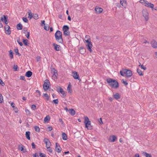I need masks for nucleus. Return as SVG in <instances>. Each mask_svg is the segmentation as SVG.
Instances as JSON below:
<instances>
[{"label":"nucleus","instance_id":"9","mask_svg":"<svg viewBox=\"0 0 157 157\" xmlns=\"http://www.w3.org/2000/svg\"><path fill=\"white\" fill-rule=\"evenodd\" d=\"M86 42L87 43V44L86 45V46L87 47L88 50L90 52H91L92 51V50L91 48L93 45L91 42L86 41Z\"/></svg>","mask_w":157,"mask_h":157},{"label":"nucleus","instance_id":"32","mask_svg":"<svg viewBox=\"0 0 157 157\" xmlns=\"http://www.w3.org/2000/svg\"><path fill=\"white\" fill-rule=\"evenodd\" d=\"M85 38L86 39V40H85V41L86 42V41H91L90 36L89 35H86Z\"/></svg>","mask_w":157,"mask_h":157},{"label":"nucleus","instance_id":"26","mask_svg":"<svg viewBox=\"0 0 157 157\" xmlns=\"http://www.w3.org/2000/svg\"><path fill=\"white\" fill-rule=\"evenodd\" d=\"M19 149L22 151L23 152H25L26 151L25 149H24V146L21 145V146L19 147Z\"/></svg>","mask_w":157,"mask_h":157},{"label":"nucleus","instance_id":"7","mask_svg":"<svg viewBox=\"0 0 157 157\" xmlns=\"http://www.w3.org/2000/svg\"><path fill=\"white\" fill-rule=\"evenodd\" d=\"M1 21L4 22L6 25L8 23V17L7 16L2 15L1 17Z\"/></svg>","mask_w":157,"mask_h":157},{"label":"nucleus","instance_id":"12","mask_svg":"<svg viewBox=\"0 0 157 157\" xmlns=\"http://www.w3.org/2000/svg\"><path fill=\"white\" fill-rule=\"evenodd\" d=\"M57 91L59 93H61L62 95V96L63 97H65L66 95V94L65 93L64 91L60 87H59V89L57 90Z\"/></svg>","mask_w":157,"mask_h":157},{"label":"nucleus","instance_id":"60","mask_svg":"<svg viewBox=\"0 0 157 157\" xmlns=\"http://www.w3.org/2000/svg\"><path fill=\"white\" fill-rule=\"evenodd\" d=\"M11 106L13 108L15 107V104L14 103L12 102L11 104Z\"/></svg>","mask_w":157,"mask_h":157},{"label":"nucleus","instance_id":"3","mask_svg":"<svg viewBox=\"0 0 157 157\" xmlns=\"http://www.w3.org/2000/svg\"><path fill=\"white\" fill-rule=\"evenodd\" d=\"M84 119V123L86 128L88 129H91L92 128V127L91 125V121L89 120V118L87 116H85Z\"/></svg>","mask_w":157,"mask_h":157},{"label":"nucleus","instance_id":"53","mask_svg":"<svg viewBox=\"0 0 157 157\" xmlns=\"http://www.w3.org/2000/svg\"><path fill=\"white\" fill-rule=\"evenodd\" d=\"M57 76L56 75H52V78L54 80H56L57 79Z\"/></svg>","mask_w":157,"mask_h":157},{"label":"nucleus","instance_id":"11","mask_svg":"<svg viewBox=\"0 0 157 157\" xmlns=\"http://www.w3.org/2000/svg\"><path fill=\"white\" fill-rule=\"evenodd\" d=\"M44 141L46 144V147L51 146V143L48 139L44 138Z\"/></svg>","mask_w":157,"mask_h":157},{"label":"nucleus","instance_id":"47","mask_svg":"<svg viewBox=\"0 0 157 157\" xmlns=\"http://www.w3.org/2000/svg\"><path fill=\"white\" fill-rule=\"evenodd\" d=\"M29 35L30 33L29 32H27L25 34V36L27 37V38L28 39L29 38Z\"/></svg>","mask_w":157,"mask_h":157},{"label":"nucleus","instance_id":"55","mask_svg":"<svg viewBox=\"0 0 157 157\" xmlns=\"http://www.w3.org/2000/svg\"><path fill=\"white\" fill-rule=\"evenodd\" d=\"M13 110L16 113H17L18 112V109L16 107H15V108H13Z\"/></svg>","mask_w":157,"mask_h":157},{"label":"nucleus","instance_id":"33","mask_svg":"<svg viewBox=\"0 0 157 157\" xmlns=\"http://www.w3.org/2000/svg\"><path fill=\"white\" fill-rule=\"evenodd\" d=\"M51 146H49L46 147L47 150L48 151L50 152V153H52V149L51 147Z\"/></svg>","mask_w":157,"mask_h":157},{"label":"nucleus","instance_id":"62","mask_svg":"<svg viewBox=\"0 0 157 157\" xmlns=\"http://www.w3.org/2000/svg\"><path fill=\"white\" fill-rule=\"evenodd\" d=\"M32 146L33 148H35V145L34 144V143H33L32 144Z\"/></svg>","mask_w":157,"mask_h":157},{"label":"nucleus","instance_id":"58","mask_svg":"<svg viewBox=\"0 0 157 157\" xmlns=\"http://www.w3.org/2000/svg\"><path fill=\"white\" fill-rule=\"evenodd\" d=\"M0 84L2 86H4L5 85L4 82H3L0 79Z\"/></svg>","mask_w":157,"mask_h":157},{"label":"nucleus","instance_id":"30","mask_svg":"<svg viewBox=\"0 0 157 157\" xmlns=\"http://www.w3.org/2000/svg\"><path fill=\"white\" fill-rule=\"evenodd\" d=\"M9 56L11 59L13 58V52L11 50H10L9 51Z\"/></svg>","mask_w":157,"mask_h":157},{"label":"nucleus","instance_id":"61","mask_svg":"<svg viewBox=\"0 0 157 157\" xmlns=\"http://www.w3.org/2000/svg\"><path fill=\"white\" fill-rule=\"evenodd\" d=\"M45 25V21H42L41 22V25L42 26H43V25Z\"/></svg>","mask_w":157,"mask_h":157},{"label":"nucleus","instance_id":"27","mask_svg":"<svg viewBox=\"0 0 157 157\" xmlns=\"http://www.w3.org/2000/svg\"><path fill=\"white\" fill-rule=\"evenodd\" d=\"M17 28L18 30H21L22 29L23 26L21 24L19 23L17 25Z\"/></svg>","mask_w":157,"mask_h":157},{"label":"nucleus","instance_id":"45","mask_svg":"<svg viewBox=\"0 0 157 157\" xmlns=\"http://www.w3.org/2000/svg\"><path fill=\"white\" fill-rule=\"evenodd\" d=\"M23 20L24 22H26V23H27L28 21V19H27V18L26 17H23Z\"/></svg>","mask_w":157,"mask_h":157},{"label":"nucleus","instance_id":"36","mask_svg":"<svg viewBox=\"0 0 157 157\" xmlns=\"http://www.w3.org/2000/svg\"><path fill=\"white\" fill-rule=\"evenodd\" d=\"M23 43L25 45H28V40L27 39H24L23 40Z\"/></svg>","mask_w":157,"mask_h":157},{"label":"nucleus","instance_id":"41","mask_svg":"<svg viewBox=\"0 0 157 157\" xmlns=\"http://www.w3.org/2000/svg\"><path fill=\"white\" fill-rule=\"evenodd\" d=\"M3 102V97L2 95L0 94V103H2Z\"/></svg>","mask_w":157,"mask_h":157},{"label":"nucleus","instance_id":"13","mask_svg":"<svg viewBox=\"0 0 157 157\" xmlns=\"http://www.w3.org/2000/svg\"><path fill=\"white\" fill-rule=\"evenodd\" d=\"M5 33L8 35H10L11 33V31L10 30V27L8 25H6L5 27Z\"/></svg>","mask_w":157,"mask_h":157},{"label":"nucleus","instance_id":"42","mask_svg":"<svg viewBox=\"0 0 157 157\" xmlns=\"http://www.w3.org/2000/svg\"><path fill=\"white\" fill-rule=\"evenodd\" d=\"M138 74L141 76L143 75V74L142 73V72L141 71L138 69Z\"/></svg>","mask_w":157,"mask_h":157},{"label":"nucleus","instance_id":"64","mask_svg":"<svg viewBox=\"0 0 157 157\" xmlns=\"http://www.w3.org/2000/svg\"><path fill=\"white\" fill-rule=\"evenodd\" d=\"M48 130H49V131H52V129H53V128H52V127H51V126H49V127H48Z\"/></svg>","mask_w":157,"mask_h":157},{"label":"nucleus","instance_id":"63","mask_svg":"<svg viewBox=\"0 0 157 157\" xmlns=\"http://www.w3.org/2000/svg\"><path fill=\"white\" fill-rule=\"evenodd\" d=\"M99 122L101 124H103V122L102 121V118H100V119H99Z\"/></svg>","mask_w":157,"mask_h":157},{"label":"nucleus","instance_id":"56","mask_svg":"<svg viewBox=\"0 0 157 157\" xmlns=\"http://www.w3.org/2000/svg\"><path fill=\"white\" fill-rule=\"evenodd\" d=\"M18 66L17 65H14L13 67V69L14 70V71H16L17 70Z\"/></svg>","mask_w":157,"mask_h":157},{"label":"nucleus","instance_id":"40","mask_svg":"<svg viewBox=\"0 0 157 157\" xmlns=\"http://www.w3.org/2000/svg\"><path fill=\"white\" fill-rule=\"evenodd\" d=\"M33 18L36 20H37L38 18V16L37 14H35L33 15Z\"/></svg>","mask_w":157,"mask_h":157},{"label":"nucleus","instance_id":"23","mask_svg":"<svg viewBox=\"0 0 157 157\" xmlns=\"http://www.w3.org/2000/svg\"><path fill=\"white\" fill-rule=\"evenodd\" d=\"M113 96L114 98L117 100L120 98V94H119L117 93H116L115 94H114Z\"/></svg>","mask_w":157,"mask_h":157},{"label":"nucleus","instance_id":"16","mask_svg":"<svg viewBox=\"0 0 157 157\" xmlns=\"http://www.w3.org/2000/svg\"><path fill=\"white\" fill-rule=\"evenodd\" d=\"M95 10L97 13H101L103 11V10L102 8H99L98 7H96L95 9Z\"/></svg>","mask_w":157,"mask_h":157},{"label":"nucleus","instance_id":"39","mask_svg":"<svg viewBox=\"0 0 157 157\" xmlns=\"http://www.w3.org/2000/svg\"><path fill=\"white\" fill-rule=\"evenodd\" d=\"M31 108L32 110H35L36 109V107L35 105H33L31 106Z\"/></svg>","mask_w":157,"mask_h":157},{"label":"nucleus","instance_id":"50","mask_svg":"<svg viewBox=\"0 0 157 157\" xmlns=\"http://www.w3.org/2000/svg\"><path fill=\"white\" fill-rule=\"evenodd\" d=\"M33 16L32 14L31 13H29V18L30 19H31L32 17H33Z\"/></svg>","mask_w":157,"mask_h":157},{"label":"nucleus","instance_id":"22","mask_svg":"<svg viewBox=\"0 0 157 157\" xmlns=\"http://www.w3.org/2000/svg\"><path fill=\"white\" fill-rule=\"evenodd\" d=\"M69 113L72 116H74L75 114V111L74 109H69Z\"/></svg>","mask_w":157,"mask_h":157},{"label":"nucleus","instance_id":"37","mask_svg":"<svg viewBox=\"0 0 157 157\" xmlns=\"http://www.w3.org/2000/svg\"><path fill=\"white\" fill-rule=\"evenodd\" d=\"M140 63V65H139V66H140L141 68L142 69H143L145 70L146 69V67H144L143 65H141V63Z\"/></svg>","mask_w":157,"mask_h":157},{"label":"nucleus","instance_id":"10","mask_svg":"<svg viewBox=\"0 0 157 157\" xmlns=\"http://www.w3.org/2000/svg\"><path fill=\"white\" fill-rule=\"evenodd\" d=\"M152 47L155 49L157 48V42L154 39L152 40L150 43Z\"/></svg>","mask_w":157,"mask_h":157},{"label":"nucleus","instance_id":"51","mask_svg":"<svg viewBox=\"0 0 157 157\" xmlns=\"http://www.w3.org/2000/svg\"><path fill=\"white\" fill-rule=\"evenodd\" d=\"M17 43L20 44V45L22 46L23 45V44L22 42H20L19 40H17Z\"/></svg>","mask_w":157,"mask_h":157},{"label":"nucleus","instance_id":"28","mask_svg":"<svg viewBox=\"0 0 157 157\" xmlns=\"http://www.w3.org/2000/svg\"><path fill=\"white\" fill-rule=\"evenodd\" d=\"M50 117L49 115L47 116L44 118V123L47 122L48 121H49Z\"/></svg>","mask_w":157,"mask_h":157},{"label":"nucleus","instance_id":"43","mask_svg":"<svg viewBox=\"0 0 157 157\" xmlns=\"http://www.w3.org/2000/svg\"><path fill=\"white\" fill-rule=\"evenodd\" d=\"M146 0H140V3H142L143 5L145 6V4L146 3Z\"/></svg>","mask_w":157,"mask_h":157},{"label":"nucleus","instance_id":"20","mask_svg":"<svg viewBox=\"0 0 157 157\" xmlns=\"http://www.w3.org/2000/svg\"><path fill=\"white\" fill-rule=\"evenodd\" d=\"M120 3L122 6L125 8L127 6L126 0H121Z\"/></svg>","mask_w":157,"mask_h":157},{"label":"nucleus","instance_id":"14","mask_svg":"<svg viewBox=\"0 0 157 157\" xmlns=\"http://www.w3.org/2000/svg\"><path fill=\"white\" fill-rule=\"evenodd\" d=\"M146 3L145 4V6L151 8L152 10H153L154 5L153 4H152L151 2H149L147 1H146Z\"/></svg>","mask_w":157,"mask_h":157},{"label":"nucleus","instance_id":"17","mask_svg":"<svg viewBox=\"0 0 157 157\" xmlns=\"http://www.w3.org/2000/svg\"><path fill=\"white\" fill-rule=\"evenodd\" d=\"M117 138L116 136L115 135L113 136H111L109 138V141L111 142H114L117 139Z\"/></svg>","mask_w":157,"mask_h":157},{"label":"nucleus","instance_id":"34","mask_svg":"<svg viewBox=\"0 0 157 157\" xmlns=\"http://www.w3.org/2000/svg\"><path fill=\"white\" fill-rule=\"evenodd\" d=\"M43 96L45 98V99L47 101L49 100V98L47 94H44Z\"/></svg>","mask_w":157,"mask_h":157},{"label":"nucleus","instance_id":"24","mask_svg":"<svg viewBox=\"0 0 157 157\" xmlns=\"http://www.w3.org/2000/svg\"><path fill=\"white\" fill-rule=\"evenodd\" d=\"M30 133L29 131H27V132H26V134H25L26 137L28 140H30Z\"/></svg>","mask_w":157,"mask_h":157},{"label":"nucleus","instance_id":"8","mask_svg":"<svg viewBox=\"0 0 157 157\" xmlns=\"http://www.w3.org/2000/svg\"><path fill=\"white\" fill-rule=\"evenodd\" d=\"M62 148L59 144L58 143L56 144L55 151L58 153H60L61 151Z\"/></svg>","mask_w":157,"mask_h":157},{"label":"nucleus","instance_id":"2","mask_svg":"<svg viewBox=\"0 0 157 157\" xmlns=\"http://www.w3.org/2000/svg\"><path fill=\"white\" fill-rule=\"evenodd\" d=\"M120 74L122 76H125L127 77H129L132 75V71L127 69H123L120 71Z\"/></svg>","mask_w":157,"mask_h":157},{"label":"nucleus","instance_id":"59","mask_svg":"<svg viewBox=\"0 0 157 157\" xmlns=\"http://www.w3.org/2000/svg\"><path fill=\"white\" fill-rule=\"evenodd\" d=\"M25 112L27 114H30V112L29 111L28 109H26L25 110Z\"/></svg>","mask_w":157,"mask_h":157},{"label":"nucleus","instance_id":"38","mask_svg":"<svg viewBox=\"0 0 157 157\" xmlns=\"http://www.w3.org/2000/svg\"><path fill=\"white\" fill-rule=\"evenodd\" d=\"M34 129L35 131L37 132H39L40 131V128L38 126H35L34 127Z\"/></svg>","mask_w":157,"mask_h":157},{"label":"nucleus","instance_id":"15","mask_svg":"<svg viewBox=\"0 0 157 157\" xmlns=\"http://www.w3.org/2000/svg\"><path fill=\"white\" fill-rule=\"evenodd\" d=\"M49 87V83H48L47 82H45L44 83L43 85V88L44 90L46 91L47 90Z\"/></svg>","mask_w":157,"mask_h":157},{"label":"nucleus","instance_id":"57","mask_svg":"<svg viewBox=\"0 0 157 157\" xmlns=\"http://www.w3.org/2000/svg\"><path fill=\"white\" fill-rule=\"evenodd\" d=\"M20 79H21L25 80V77L24 76H21L20 77Z\"/></svg>","mask_w":157,"mask_h":157},{"label":"nucleus","instance_id":"48","mask_svg":"<svg viewBox=\"0 0 157 157\" xmlns=\"http://www.w3.org/2000/svg\"><path fill=\"white\" fill-rule=\"evenodd\" d=\"M123 83L125 85H126L128 84V83L126 80H122Z\"/></svg>","mask_w":157,"mask_h":157},{"label":"nucleus","instance_id":"1","mask_svg":"<svg viewBox=\"0 0 157 157\" xmlns=\"http://www.w3.org/2000/svg\"><path fill=\"white\" fill-rule=\"evenodd\" d=\"M106 81L109 85L113 88L116 89L119 86L118 82L115 80L109 78L107 79Z\"/></svg>","mask_w":157,"mask_h":157},{"label":"nucleus","instance_id":"6","mask_svg":"<svg viewBox=\"0 0 157 157\" xmlns=\"http://www.w3.org/2000/svg\"><path fill=\"white\" fill-rule=\"evenodd\" d=\"M143 16L144 17L146 21L149 19L148 13L146 9H144L142 10Z\"/></svg>","mask_w":157,"mask_h":157},{"label":"nucleus","instance_id":"29","mask_svg":"<svg viewBox=\"0 0 157 157\" xmlns=\"http://www.w3.org/2000/svg\"><path fill=\"white\" fill-rule=\"evenodd\" d=\"M67 90L69 93H71L72 92V90L71 89V86L69 85L68 86L67 88Z\"/></svg>","mask_w":157,"mask_h":157},{"label":"nucleus","instance_id":"25","mask_svg":"<svg viewBox=\"0 0 157 157\" xmlns=\"http://www.w3.org/2000/svg\"><path fill=\"white\" fill-rule=\"evenodd\" d=\"M32 73L30 71L27 72L25 74V76L28 77H30L32 75Z\"/></svg>","mask_w":157,"mask_h":157},{"label":"nucleus","instance_id":"18","mask_svg":"<svg viewBox=\"0 0 157 157\" xmlns=\"http://www.w3.org/2000/svg\"><path fill=\"white\" fill-rule=\"evenodd\" d=\"M53 45L56 51H59L60 50V46L55 43L53 44Z\"/></svg>","mask_w":157,"mask_h":157},{"label":"nucleus","instance_id":"19","mask_svg":"<svg viewBox=\"0 0 157 157\" xmlns=\"http://www.w3.org/2000/svg\"><path fill=\"white\" fill-rule=\"evenodd\" d=\"M73 76L75 79H79V75H78L77 72L75 71L73 72Z\"/></svg>","mask_w":157,"mask_h":157},{"label":"nucleus","instance_id":"4","mask_svg":"<svg viewBox=\"0 0 157 157\" xmlns=\"http://www.w3.org/2000/svg\"><path fill=\"white\" fill-rule=\"evenodd\" d=\"M55 37L56 40L59 43H62L63 42L62 37V33L59 31H57L55 34Z\"/></svg>","mask_w":157,"mask_h":157},{"label":"nucleus","instance_id":"44","mask_svg":"<svg viewBox=\"0 0 157 157\" xmlns=\"http://www.w3.org/2000/svg\"><path fill=\"white\" fill-rule=\"evenodd\" d=\"M53 102L56 104H57L59 103V101L58 99H54L53 100Z\"/></svg>","mask_w":157,"mask_h":157},{"label":"nucleus","instance_id":"49","mask_svg":"<svg viewBox=\"0 0 157 157\" xmlns=\"http://www.w3.org/2000/svg\"><path fill=\"white\" fill-rule=\"evenodd\" d=\"M40 157H46V155L44 154V153H40Z\"/></svg>","mask_w":157,"mask_h":157},{"label":"nucleus","instance_id":"21","mask_svg":"<svg viewBox=\"0 0 157 157\" xmlns=\"http://www.w3.org/2000/svg\"><path fill=\"white\" fill-rule=\"evenodd\" d=\"M62 139L64 140H66L67 139V136L64 132H63L62 134Z\"/></svg>","mask_w":157,"mask_h":157},{"label":"nucleus","instance_id":"54","mask_svg":"<svg viewBox=\"0 0 157 157\" xmlns=\"http://www.w3.org/2000/svg\"><path fill=\"white\" fill-rule=\"evenodd\" d=\"M57 75H58V74H57V71L56 70H55L54 71V73L53 74V75L57 76Z\"/></svg>","mask_w":157,"mask_h":157},{"label":"nucleus","instance_id":"31","mask_svg":"<svg viewBox=\"0 0 157 157\" xmlns=\"http://www.w3.org/2000/svg\"><path fill=\"white\" fill-rule=\"evenodd\" d=\"M143 155L146 157H152L151 155L150 154L147 153L145 152H143Z\"/></svg>","mask_w":157,"mask_h":157},{"label":"nucleus","instance_id":"35","mask_svg":"<svg viewBox=\"0 0 157 157\" xmlns=\"http://www.w3.org/2000/svg\"><path fill=\"white\" fill-rule=\"evenodd\" d=\"M14 52L17 55H18L19 56H21V54L19 53L18 49L17 48H15Z\"/></svg>","mask_w":157,"mask_h":157},{"label":"nucleus","instance_id":"52","mask_svg":"<svg viewBox=\"0 0 157 157\" xmlns=\"http://www.w3.org/2000/svg\"><path fill=\"white\" fill-rule=\"evenodd\" d=\"M36 92L38 93V95H37V97H39L40 95V92L39 90H36Z\"/></svg>","mask_w":157,"mask_h":157},{"label":"nucleus","instance_id":"5","mask_svg":"<svg viewBox=\"0 0 157 157\" xmlns=\"http://www.w3.org/2000/svg\"><path fill=\"white\" fill-rule=\"evenodd\" d=\"M69 29V27L67 25H64L63 27V33L65 35L68 36L70 35Z\"/></svg>","mask_w":157,"mask_h":157},{"label":"nucleus","instance_id":"46","mask_svg":"<svg viewBox=\"0 0 157 157\" xmlns=\"http://www.w3.org/2000/svg\"><path fill=\"white\" fill-rule=\"evenodd\" d=\"M44 29L45 30H48L49 29V26L48 25H44Z\"/></svg>","mask_w":157,"mask_h":157}]
</instances>
